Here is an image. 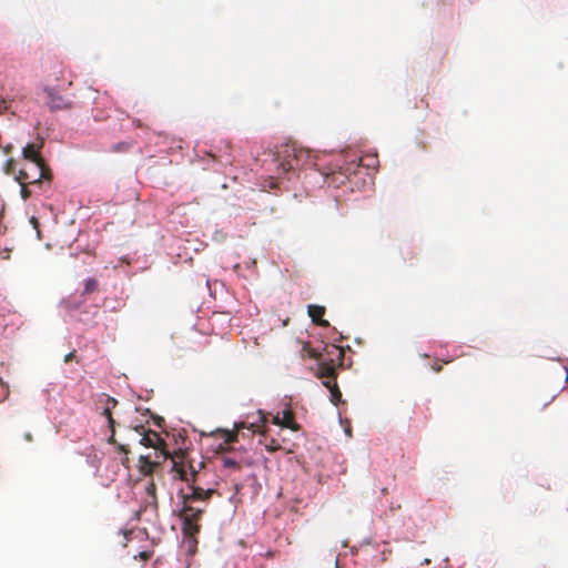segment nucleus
<instances>
[{"label": "nucleus", "mask_w": 568, "mask_h": 568, "mask_svg": "<svg viewBox=\"0 0 568 568\" xmlns=\"http://www.w3.org/2000/svg\"><path fill=\"white\" fill-rule=\"evenodd\" d=\"M310 151L296 144H286L278 153V165L284 173L310 163Z\"/></svg>", "instance_id": "obj_1"}, {"label": "nucleus", "mask_w": 568, "mask_h": 568, "mask_svg": "<svg viewBox=\"0 0 568 568\" xmlns=\"http://www.w3.org/2000/svg\"><path fill=\"white\" fill-rule=\"evenodd\" d=\"M203 508H196L189 504H183L180 517L183 521L182 531L186 538H190L193 546L196 545L195 536L200 532L199 520L203 514Z\"/></svg>", "instance_id": "obj_2"}, {"label": "nucleus", "mask_w": 568, "mask_h": 568, "mask_svg": "<svg viewBox=\"0 0 568 568\" xmlns=\"http://www.w3.org/2000/svg\"><path fill=\"white\" fill-rule=\"evenodd\" d=\"M325 349L331 357L320 362L316 376L322 379H336V367L343 364L344 349L336 345L326 346Z\"/></svg>", "instance_id": "obj_3"}, {"label": "nucleus", "mask_w": 568, "mask_h": 568, "mask_svg": "<svg viewBox=\"0 0 568 568\" xmlns=\"http://www.w3.org/2000/svg\"><path fill=\"white\" fill-rule=\"evenodd\" d=\"M50 179V170L43 164L38 163H28L26 166H23L18 175L16 176V180L19 183H28L30 185H40L42 183V180H49Z\"/></svg>", "instance_id": "obj_4"}, {"label": "nucleus", "mask_w": 568, "mask_h": 568, "mask_svg": "<svg viewBox=\"0 0 568 568\" xmlns=\"http://www.w3.org/2000/svg\"><path fill=\"white\" fill-rule=\"evenodd\" d=\"M141 429L144 430V427H141ZM139 443L144 447H151L159 450L164 457L168 456V452L165 450L166 444L155 430L149 429L146 432H142Z\"/></svg>", "instance_id": "obj_5"}, {"label": "nucleus", "mask_w": 568, "mask_h": 568, "mask_svg": "<svg viewBox=\"0 0 568 568\" xmlns=\"http://www.w3.org/2000/svg\"><path fill=\"white\" fill-rule=\"evenodd\" d=\"M48 98V105L51 111L70 110L72 108V101L60 95L53 89L45 90Z\"/></svg>", "instance_id": "obj_6"}, {"label": "nucleus", "mask_w": 568, "mask_h": 568, "mask_svg": "<svg viewBox=\"0 0 568 568\" xmlns=\"http://www.w3.org/2000/svg\"><path fill=\"white\" fill-rule=\"evenodd\" d=\"M214 493V489H203L201 487L192 486V493L182 496V504L192 505L195 501L207 500Z\"/></svg>", "instance_id": "obj_7"}, {"label": "nucleus", "mask_w": 568, "mask_h": 568, "mask_svg": "<svg viewBox=\"0 0 568 568\" xmlns=\"http://www.w3.org/2000/svg\"><path fill=\"white\" fill-rule=\"evenodd\" d=\"M308 316L312 318V321L323 327H328L329 323L328 321L324 320L323 316L325 314V307L320 305H308L307 307Z\"/></svg>", "instance_id": "obj_8"}, {"label": "nucleus", "mask_w": 568, "mask_h": 568, "mask_svg": "<svg viewBox=\"0 0 568 568\" xmlns=\"http://www.w3.org/2000/svg\"><path fill=\"white\" fill-rule=\"evenodd\" d=\"M139 464L140 471L145 476L151 475L154 468L159 466V463L151 460L148 455L140 456Z\"/></svg>", "instance_id": "obj_9"}, {"label": "nucleus", "mask_w": 568, "mask_h": 568, "mask_svg": "<svg viewBox=\"0 0 568 568\" xmlns=\"http://www.w3.org/2000/svg\"><path fill=\"white\" fill-rule=\"evenodd\" d=\"M23 156L26 160L29 161V163H44L43 159L40 156L38 150L33 144H28L27 146L23 148Z\"/></svg>", "instance_id": "obj_10"}, {"label": "nucleus", "mask_w": 568, "mask_h": 568, "mask_svg": "<svg viewBox=\"0 0 568 568\" xmlns=\"http://www.w3.org/2000/svg\"><path fill=\"white\" fill-rule=\"evenodd\" d=\"M111 430H112V434H111V436L109 438V443H111L113 445H116L118 450L124 455V457L121 460V464L124 467H129V457H128V454L130 453L129 446L116 443L115 438H114V427L111 428Z\"/></svg>", "instance_id": "obj_11"}, {"label": "nucleus", "mask_w": 568, "mask_h": 568, "mask_svg": "<svg viewBox=\"0 0 568 568\" xmlns=\"http://www.w3.org/2000/svg\"><path fill=\"white\" fill-rule=\"evenodd\" d=\"M283 427L290 428L294 432L300 429V425L294 420V414L291 410L283 413Z\"/></svg>", "instance_id": "obj_12"}, {"label": "nucleus", "mask_w": 568, "mask_h": 568, "mask_svg": "<svg viewBox=\"0 0 568 568\" xmlns=\"http://www.w3.org/2000/svg\"><path fill=\"white\" fill-rule=\"evenodd\" d=\"M106 404H108V406L104 408V410H103V415L108 418V422H109V424H110V427H111V428H113V426H114V419H113V417H112V413H111V407H110V405H111L112 407H115V406H116V404H118V400H116L115 398H113V397H108V398H106Z\"/></svg>", "instance_id": "obj_13"}, {"label": "nucleus", "mask_w": 568, "mask_h": 568, "mask_svg": "<svg viewBox=\"0 0 568 568\" xmlns=\"http://www.w3.org/2000/svg\"><path fill=\"white\" fill-rule=\"evenodd\" d=\"M217 434L223 439L225 445H230L237 440V432L233 430H219Z\"/></svg>", "instance_id": "obj_14"}, {"label": "nucleus", "mask_w": 568, "mask_h": 568, "mask_svg": "<svg viewBox=\"0 0 568 568\" xmlns=\"http://www.w3.org/2000/svg\"><path fill=\"white\" fill-rule=\"evenodd\" d=\"M329 392H331V400H332V403L334 405H337L341 402L342 393H341L336 382H334L332 384V388L329 389Z\"/></svg>", "instance_id": "obj_15"}, {"label": "nucleus", "mask_w": 568, "mask_h": 568, "mask_svg": "<svg viewBox=\"0 0 568 568\" xmlns=\"http://www.w3.org/2000/svg\"><path fill=\"white\" fill-rule=\"evenodd\" d=\"M98 288V281L95 278H88L84 282L83 294H91Z\"/></svg>", "instance_id": "obj_16"}, {"label": "nucleus", "mask_w": 568, "mask_h": 568, "mask_svg": "<svg viewBox=\"0 0 568 568\" xmlns=\"http://www.w3.org/2000/svg\"><path fill=\"white\" fill-rule=\"evenodd\" d=\"M222 463L225 468L240 469V464L230 457H222Z\"/></svg>", "instance_id": "obj_17"}, {"label": "nucleus", "mask_w": 568, "mask_h": 568, "mask_svg": "<svg viewBox=\"0 0 568 568\" xmlns=\"http://www.w3.org/2000/svg\"><path fill=\"white\" fill-rule=\"evenodd\" d=\"M145 491L153 499L156 498V495H155L156 486H155V484H154V481L152 479L148 483V485L145 487Z\"/></svg>", "instance_id": "obj_18"}, {"label": "nucleus", "mask_w": 568, "mask_h": 568, "mask_svg": "<svg viewBox=\"0 0 568 568\" xmlns=\"http://www.w3.org/2000/svg\"><path fill=\"white\" fill-rule=\"evenodd\" d=\"M265 447L268 452H276L281 449L280 443L274 438H272L267 444H265Z\"/></svg>", "instance_id": "obj_19"}, {"label": "nucleus", "mask_w": 568, "mask_h": 568, "mask_svg": "<svg viewBox=\"0 0 568 568\" xmlns=\"http://www.w3.org/2000/svg\"><path fill=\"white\" fill-rule=\"evenodd\" d=\"M19 184L21 185V197H22L23 200L29 199V197H30V195H31V192H30V190H29V187H28V186H29L30 184H28V183H19Z\"/></svg>", "instance_id": "obj_20"}, {"label": "nucleus", "mask_w": 568, "mask_h": 568, "mask_svg": "<svg viewBox=\"0 0 568 568\" xmlns=\"http://www.w3.org/2000/svg\"><path fill=\"white\" fill-rule=\"evenodd\" d=\"M152 557V552L151 551H140L138 556H135L134 558H139L143 561H146L149 560L150 558Z\"/></svg>", "instance_id": "obj_21"}, {"label": "nucleus", "mask_w": 568, "mask_h": 568, "mask_svg": "<svg viewBox=\"0 0 568 568\" xmlns=\"http://www.w3.org/2000/svg\"><path fill=\"white\" fill-rule=\"evenodd\" d=\"M14 160H9L7 163V173H14Z\"/></svg>", "instance_id": "obj_22"}, {"label": "nucleus", "mask_w": 568, "mask_h": 568, "mask_svg": "<svg viewBox=\"0 0 568 568\" xmlns=\"http://www.w3.org/2000/svg\"><path fill=\"white\" fill-rule=\"evenodd\" d=\"M308 356L312 357V358H315V359H320L321 354L317 353L315 349H310L308 351Z\"/></svg>", "instance_id": "obj_23"}, {"label": "nucleus", "mask_w": 568, "mask_h": 568, "mask_svg": "<svg viewBox=\"0 0 568 568\" xmlns=\"http://www.w3.org/2000/svg\"><path fill=\"white\" fill-rule=\"evenodd\" d=\"M359 164H355V161H353L349 166L346 168L345 173L355 172V168Z\"/></svg>", "instance_id": "obj_24"}, {"label": "nucleus", "mask_w": 568, "mask_h": 568, "mask_svg": "<svg viewBox=\"0 0 568 568\" xmlns=\"http://www.w3.org/2000/svg\"><path fill=\"white\" fill-rule=\"evenodd\" d=\"M432 369L436 373H440L442 369H443V366L440 364H438L437 362H435L433 365H432Z\"/></svg>", "instance_id": "obj_25"}, {"label": "nucleus", "mask_w": 568, "mask_h": 568, "mask_svg": "<svg viewBox=\"0 0 568 568\" xmlns=\"http://www.w3.org/2000/svg\"><path fill=\"white\" fill-rule=\"evenodd\" d=\"M336 382V379L326 378V381L323 382L324 386L328 389L332 388V384Z\"/></svg>", "instance_id": "obj_26"}, {"label": "nucleus", "mask_w": 568, "mask_h": 568, "mask_svg": "<svg viewBox=\"0 0 568 568\" xmlns=\"http://www.w3.org/2000/svg\"><path fill=\"white\" fill-rule=\"evenodd\" d=\"M273 424L283 426V417L281 418L278 415L273 418Z\"/></svg>", "instance_id": "obj_27"}, {"label": "nucleus", "mask_w": 568, "mask_h": 568, "mask_svg": "<svg viewBox=\"0 0 568 568\" xmlns=\"http://www.w3.org/2000/svg\"><path fill=\"white\" fill-rule=\"evenodd\" d=\"M74 357V352H71L64 356V362L68 363Z\"/></svg>", "instance_id": "obj_28"}, {"label": "nucleus", "mask_w": 568, "mask_h": 568, "mask_svg": "<svg viewBox=\"0 0 568 568\" xmlns=\"http://www.w3.org/2000/svg\"><path fill=\"white\" fill-rule=\"evenodd\" d=\"M368 160L369 161L364 164L365 166H371V165H373V162H375V158H369Z\"/></svg>", "instance_id": "obj_29"}, {"label": "nucleus", "mask_w": 568, "mask_h": 568, "mask_svg": "<svg viewBox=\"0 0 568 568\" xmlns=\"http://www.w3.org/2000/svg\"><path fill=\"white\" fill-rule=\"evenodd\" d=\"M192 477H193L192 480L195 481L196 480V471L193 468H192Z\"/></svg>", "instance_id": "obj_30"}, {"label": "nucleus", "mask_w": 568, "mask_h": 568, "mask_svg": "<svg viewBox=\"0 0 568 568\" xmlns=\"http://www.w3.org/2000/svg\"><path fill=\"white\" fill-rule=\"evenodd\" d=\"M429 562H430V560H429V559H425V560L422 562V565H428Z\"/></svg>", "instance_id": "obj_31"}, {"label": "nucleus", "mask_w": 568, "mask_h": 568, "mask_svg": "<svg viewBox=\"0 0 568 568\" xmlns=\"http://www.w3.org/2000/svg\"><path fill=\"white\" fill-rule=\"evenodd\" d=\"M566 382L568 383V369L566 368Z\"/></svg>", "instance_id": "obj_32"}]
</instances>
